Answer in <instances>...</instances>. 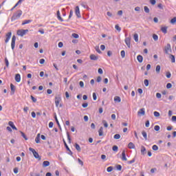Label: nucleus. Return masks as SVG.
Here are the masks:
<instances>
[{"instance_id":"nucleus-1","label":"nucleus","mask_w":176,"mask_h":176,"mask_svg":"<svg viewBox=\"0 0 176 176\" xmlns=\"http://www.w3.org/2000/svg\"><path fill=\"white\" fill-rule=\"evenodd\" d=\"M22 13L23 12L21 10H17L16 12L14 13V15H12L11 18V21L13 22L16 20L19 19L22 15Z\"/></svg>"},{"instance_id":"nucleus-2","label":"nucleus","mask_w":176,"mask_h":176,"mask_svg":"<svg viewBox=\"0 0 176 176\" xmlns=\"http://www.w3.org/2000/svg\"><path fill=\"white\" fill-rule=\"evenodd\" d=\"M29 151H30V152H32L34 158H36V159H39V160H41V156H39L38 153L36 152L34 148H32V147H30V148H29Z\"/></svg>"},{"instance_id":"nucleus-3","label":"nucleus","mask_w":176,"mask_h":176,"mask_svg":"<svg viewBox=\"0 0 176 176\" xmlns=\"http://www.w3.org/2000/svg\"><path fill=\"white\" fill-rule=\"evenodd\" d=\"M26 32H28V30H20L16 32V34L23 37L25 35Z\"/></svg>"},{"instance_id":"nucleus-4","label":"nucleus","mask_w":176,"mask_h":176,"mask_svg":"<svg viewBox=\"0 0 176 176\" xmlns=\"http://www.w3.org/2000/svg\"><path fill=\"white\" fill-rule=\"evenodd\" d=\"M168 52H172L170 44L168 43L167 45L164 47V52L166 54H168Z\"/></svg>"},{"instance_id":"nucleus-5","label":"nucleus","mask_w":176,"mask_h":176,"mask_svg":"<svg viewBox=\"0 0 176 176\" xmlns=\"http://www.w3.org/2000/svg\"><path fill=\"white\" fill-rule=\"evenodd\" d=\"M61 101V97L60 96H55V105L56 107H58L60 104V102Z\"/></svg>"},{"instance_id":"nucleus-6","label":"nucleus","mask_w":176,"mask_h":176,"mask_svg":"<svg viewBox=\"0 0 176 176\" xmlns=\"http://www.w3.org/2000/svg\"><path fill=\"white\" fill-rule=\"evenodd\" d=\"M75 14H76L77 17L81 18L80 10H79V7L78 6H76L75 8Z\"/></svg>"},{"instance_id":"nucleus-7","label":"nucleus","mask_w":176,"mask_h":176,"mask_svg":"<svg viewBox=\"0 0 176 176\" xmlns=\"http://www.w3.org/2000/svg\"><path fill=\"white\" fill-rule=\"evenodd\" d=\"M15 41H16V36H12V42H11V47L12 50H14L15 47Z\"/></svg>"},{"instance_id":"nucleus-8","label":"nucleus","mask_w":176,"mask_h":176,"mask_svg":"<svg viewBox=\"0 0 176 176\" xmlns=\"http://www.w3.org/2000/svg\"><path fill=\"white\" fill-rule=\"evenodd\" d=\"M11 36H12L11 32H8L7 33V34H6V40H5L6 43H8L10 41Z\"/></svg>"},{"instance_id":"nucleus-9","label":"nucleus","mask_w":176,"mask_h":176,"mask_svg":"<svg viewBox=\"0 0 176 176\" xmlns=\"http://www.w3.org/2000/svg\"><path fill=\"white\" fill-rule=\"evenodd\" d=\"M124 41L126 46H128L129 48H131V37H126Z\"/></svg>"},{"instance_id":"nucleus-10","label":"nucleus","mask_w":176,"mask_h":176,"mask_svg":"<svg viewBox=\"0 0 176 176\" xmlns=\"http://www.w3.org/2000/svg\"><path fill=\"white\" fill-rule=\"evenodd\" d=\"M140 153H141V155H143L146 154V150L144 146H141Z\"/></svg>"},{"instance_id":"nucleus-11","label":"nucleus","mask_w":176,"mask_h":176,"mask_svg":"<svg viewBox=\"0 0 176 176\" xmlns=\"http://www.w3.org/2000/svg\"><path fill=\"white\" fill-rule=\"evenodd\" d=\"M91 60H98L99 58L98 56H96L95 54H91L89 56Z\"/></svg>"},{"instance_id":"nucleus-12","label":"nucleus","mask_w":176,"mask_h":176,"mask_svg":"<svg viewBox=\"0 0 176 176\" xmlns=\"http://www.w3.org/2000/svg\"><path fill=\"white\" fill-rule=\"evenodd\" d=\"M10 87L11 89V95H14L16 89L15 86L14 84L11 83V85H10Z\"/></svg>"},{"instance_id":"nucleus-13","label":"nucleus","mask_w":176,"mask_h":176,"mask_svg":"<svg viewBox=\"0 0 176 176\" xmlns=\"http://www.w3.org/2000/svg\"><path fill=\"white\" fill-rule=\"evenodd\" d=\"M138 115H141V116H144L145 115V109L142 108V109H140L139 110V111H138Z\"/></svg>"},{"instance_id":"nucleus-14","label":"nucleus","mask_w":176,"mask_h":176,"mask_svg":"<svg viewBox=\"0 0 176 176\" xmlns=\"http://www.w3.org/2000/svg\"><path fill=\"white\" fill-rule=\"evenodd\" d=\"M15 80L16 82H21V75L20 74H16L15 75Z\"/></svg>"},{"instance_id":"nucleus-15","label":"nucleus","mask_w":176,"mask_h":176,"mask_svg":"<svg viewBox=\"0 0 176 176\" xmlns=\"http://www.w3.org/2000/svg\"><path fill=\"white\" fill-rule=\"evenodd\" d=\"M122 160L127 161V158L126 157V154H125V150L122 151Z\"/></svg>"},{"instance_id":"nucleus-16","label":"nucleus","mask_w":176,"mask_h":176,"mask_svg":"<svg viewBox=\"0 0 176 176\" xmlns=\"http://www.w3.org/2000/svg\"><path fill=\"white\" fill-rule=\"evenodd\" d=\"M8 124H9V126H11V128L12 129H14L15 131H17V128L15 126V125L14 124V122H8Z\"/></svg>"},{"instance_id":"nucleus-17","label":"nucleus","mask_w":176,"mask_h":176,"mask_svg":"<svg viewBox=\"0 0 176 176\" xmlns=\"http://www.w3.org/2000/svg\"><path fill=\"white\" fill-rule=\"evenodd\" d=\"M128 148L129 149H135V146L133 142H129L128 144Z\"/></svg>"},{"instance_id":"nucleus-18","label":"nucleus","mask_w":176,"mask_h":176,"mask_svg":"<svg viewBox=\"0 0 176 176\" xmlns=\"http://www.w3.org/2000/svg\"><path fill=\"white\" fill-rule=\"evenodd\" d=\"M50 163L48 161H45L43 162V167H44V168L48 167V166H50Z\"/></svg>"},{"instance_id":"nucleus-19","label":"nucleus","mask_w":176,"mask_h":176,"mask_svg":"<svg viewBox=\"0 0 176 176\" xmlns=\"http://www.w3.org/2000/svg\"><path fill=\"white\" fill-rule=\"evenodd\" d=\"M141 133L142 134L144 140H148V134L146 133V132L145 131H142Z\"/></svg>"},{"instance_id":"nucleus-20","label":"nucleus","mask_w":176,"mask_h":176,"mask_svg":"<svg viewBox=\"0 0 176 176\" xmlns=\"http://www.w3.org/2000/svg\"><path fill=\"white\" fill-rule=\"evenodd\" d=\"M137 60L139 61L140 63H142L143 61V57L141 55L137 56Z\"/></svg>"},{"instance_id":"nucleus-21","label":"nucleus","mask_w":176,"mask_h":176,"mask_svg":"<svg viewBox=\"0 0 176 176\" xmlns=\"http://www.w3.org/2000/svg\"><path fill=\"white\" fill-rule=\"evenodd\" d=\"M54 119H55L56 123H57V125H58L59 129L61 130V126H60V122H58L56 115L54 116Z\"/></svg>"},{"instance_id":"nucleus-22","label":"nucleus","mask_w":176,"mask_h":176,"mask_svg":"<svg viewBox=\"0 0 176 176\" xmlns=\"http://www.w3.org/2000/svg\"><path fill=\"white\" fill-rule=\"evenodd\" d=\"M98 135H100V137L103 135V127L101 126L100 128V130H98Z\"/></svg>"},{"instance_id":"nucleus-23","label":"nucleus","mask_w":176,"mask_h":176,"mask_svg":"<svg viewBox=\"0 0 176 176\" xmlns=\"http://www.w3.org/2000/svg\"><path fill=\"white\" fill-rule=\"evenodd\" d=\"M34 141H36V144H39V142H40V133L37 134V136H36V139H34Z\"/></svg>"},{"instance_id":"nucleus-24","label":"nucleus","mask_w":176,"mask_h":176,"mask_svg":"<svg viewBox=\"0 0 176 176\" xmlns=\"http://www.w3.org/2000/svg\"><path fill=\"white\" fill-rule=\"evenodd\" d=\"M167 29H168L167 27H162L161 31L164 34H167Z\"/></svg>"},{"instance_id":"nucleus-25","label":"nucleus","mask_w":176,"mask_h":176,"mask_svg":"<svg viewBox=\"0 0 176 176\" xmlns=\"http://www.w3.org/2000/svg\"><path fill=\"white\" fill-rule=\"evenodd\" d=\"M169 58H170L172 63H175V56H173V54H170L169 56Z\"/></svg>"},{"instance_id":"nucleus-26","label":"nucleus","mask_w":176,"mask_h":176,"mask_svg":"<svg viewBox=\"0 0 176 176\" xmlns=\"http://www.w3.org/2000/svg\"><path fill=\"white\" fill-rule=\"evenodd\" d=\"M114 101H115L116 102L120 103V102H121L120 97V96H115V98H114Z\"/></svg>"},{"instance_id":"nucleus-27","label":"nucleus","mask_w":176,"mask_h":176,"mask_svg":"<svg viewBox=\"0 0 176 176\" xmlns=\"http://www.w3.org/2000/svg\"><path fill=\"white\" fill-rule=\"evenodd\" d=\"M75 148H76L77 151H78V152L81 151V147L77 143H76V144H75Z\"/></svg>"},{"instance_id":"nucleus-28","label":"nucleus","mask_w":176,"mask_h":176,"mask_svg":"<svg viewBox=\"0 0 176 176\" xmlns=\"http://www.w3.org/2000/svg\"><path fill=\"white\" fill-rule=\"evenodd\" d=\"M160 69H161L160 65H157V67H155V72H157V74H160Z\"/></svg>"},{"instance_id":"nucleus-29","label":"nucleus","mask_w":176,"mask_h":176,"mask_svg":"<svg viewBox=\"0 0 176 176\" xmlns=\"http://www.w3.org/2000/svg\"><path fill=\"white\" fill-rule=\"evenodd\" d=\"M32 22V20H25V21H23L22 23V25H25L26 24H28V23H31Z\"/></svg>"},{"instance_id":"nucleus-30","label":"nucleus","mask_w":176,"mask_h":176,"mask_svg":"<svg viewBox=\"0 0 176 176\" xmlns=\"http://www.w3.org/2000/svg\"><path fill=\"white\" fill-rule=\"evenodd\" d=\"M20 133H21V136L23 137V139L25 140V141L28 140V137L25 135V134L24 133H23L22 131H20Z\"/></svg>"},{"instance_id":"nucleus-31","label":"nucleus","mask_w":176,"mask_h":176,"mask_svg":"<svg viewBox=\"0 0 176 176\" xmlns=\"http://www.w3.org/2000/svg\"><path fill=\"white\" fill-rule=\"evenodd\" d=\"M144 10L146 13H149L150 12V10H149L148 7H147V6L144 7Z\"/></svg>"},{"instance_id":"nucleus-32","label":"nucleus","mask_w":176,"mask_h":176,"mask_svg":"<svg viewBox=\"0 0 176 176\" xmlns=\"http://www.w3.org/2000/svg\"><path fill=\"white\" fill-rule=\"evenodd\" d=\"M133 39L135 41V42H138V34H135V35H133Z\"/></svg>"},{"instance_id":"nucleus-33","label":"nucleus","mask_w":176,"mask_h":176,"mask_svg":"<svg viewBox=\"0 0 176 176\" xmlns=\"http://www.w3.org/2000/svg\"><path fill=\"white\" fill-rule=\"evenodd\" d=\"M112 150H113V151H114V152H118V147L116 145L113 146Z\"/></svg>"},{"instance_id":"nucleus-34","label":"nucleus","mask_w":176,"mask_h":176,"mask_svg":"<svg viewBox=\"0 0 176 176\" xmlns=\"http://www.w3.org/2000/svg\"><path fill=\"white\" fill-rule=\"evenodd\" d=\"M144 86L148 87V85H149V81H148V79H145V80H144Z\"/></svg>"},{"instance_id":"nucleus-35","label":"nucleus","mask_w":176,"mask_h":176,"mask_svg":"<svg viewBox=\"0 0 176 176\" xmlns=\"http://www.w3.org/2000/svg\"><path fill=\"white\" fill-rule=\"evenodd\" d=\"M72 36L73 38H76V39L79 38L78 34H76V33H73V34H72Z\"/></svg>"},{"instance_id":"nucleus-36","label":"nucleus","mask_w":176,"mask_h":176,"mask_svg":"<svg viewBox=\"0 0 176 176\" xmlns=\"http://www.w3.org/2000/svg\"><path fill=\"white\" fill-rule=\"evenodd\" d=\"M23 1H24V0H19V1L16 2V3L15 4L14 8H16V7H17L18 6L21 5V3L23 2Z\"/></svg>"},{"instance_id":"nucleus-37","label":"nucleus","mask_w":176,"mask_h":176,"mask_svg":"<svg viewBox=\"0 0 176 176\" xmlns=\"http://www.w3.org/2000/svg\"><path fill=\"white\" fill-rule=\"evenodd\" d=\"M64 145H65L66 150H67V151H70V148L68 147L67 142L65 140H64Z\"/></svg>"},{"instance_id":"nucleus-38","label":"nucleus","mask_w":176,"mask_h":176,"mask_svg":"<svg viewBox=\"0 0 176 176\" xmlns=\"http://www.w3.org/2000/svg\"><path fill=\"white\" fill-rule=\"evenodd\" d=\"M175 23H176V16H175L170 20V23H172L173 25H174Z\"/></svg>"},{"instance_id":"nucleus-39","label":"nucleus","mask_w":176,"mask_h":176,"mask_svg":"<svg viewBox=\"0 0 176 176\" xmlns=\"http://www.w3.org/2000/svg\"><path fill=\"white\" fill-rule=\"evenodd\" d=\"M102 123L104 124V126L105 128H107L108 127V124L107 122V121L105 120H104L103 121H102Z\"/></svg>"},{"instance_id":"nucleus-40","label":"nucleus","mask_w":176,"mask_h":176,"mask_svg":"<svg viewBox=\"0 0 176 176\" xmlns=\"http://www.w3.org/2000/svg\"><path fill=\"white\" fill-rule=\"evenodd\" d=\"M95 50L100 54L102 53L98 46L95 47Z\"/></svg>"},{"instance_id":"nucleus-41","label":"nucleus","mask_w":176,"mask_h":176,"mask_svg":"<svg viewBox=\"0 0 176 176\" xmlns=\"http://www.w3.org/2000/svg\"><path fill=\"white\" fill-rule=\"evenodd\" d=\"M5 63H6V67H8L10 65V63L8 62V60L7 58H5Z\"/></svg>"},{"instance_id":"nucleus-42","label":"nucleus","mask_w":176,"mask_h":176,"mask_svg":"<svg viewBox=\"0 0 176 176\" xmlns=\"http://www.w3.org/2000/svg\"><path fill=\"white\" fill-rule=\"evenodd\" d=\"M113 138L115 140H119L120 138V134H116L114 136H113Z\"/></svg>"},{"instance_id":"nucleus-43","label":"nucleus","mask_w":176,"mask_h":176,"mask_svg":"<svg viewBox=\"0 0 176 176\" xmlns=\"http://www.w3.org/2000/svg\"><path fill=\"white\" fill-rule=\"evenodd\" d=\"M113 166H110V167H108V168H107V171L108 173H111V171H113Z\"/></svg>"},{"instance_id":"nucleus-44","label":"nucleus","mask_w":176,"mask_h":176,"mask_svg":"<svg viewBox=\"0 0 176 176\" xmlns=\"http://www.w3.org/2000/svg\"><path fill=\"white\" fill-rule=\"evenodd\" d=\"M153 114L155 118H158L160 116V113L157 111H154Z\"/></svg>"},{"instance_id":"nucleus-45","label":"nucleus","mask_w":176,"mask_h":176,"mask_svg":"<svg viewBox=\"0 0 176 176\" xmlns=\"http://www.w3.org/2000/svg\"><path fill=\"white\" fill-rule=\"evenodd\" d=\"M166 87H167L168 89H170L171 87H173V84L168 82L167 85H166Z\"/></svg>"},{"instance_id":"nucleus-46","label":"nucleus","mask_w":176,"mask_h":176,"mask_svg":"<svg viewBox=\"0 0 176 176\" xmlns=\"http://www.w3.org/2000/svg\"><path fill=\"white\" fill-rule=\"evenodd\" d=\"M153 38L154 41H157V39H159V36L155 34H154L153 35Z\"/></svg>"},{"instance_id":"nucleus-47","label":"nucleus","mask_w":176,"mask_h":176,"mask_svg":"<svg viewBox=\"0 0 176 176\" xmlns=\"http://www.w3.org/2000/svg\"><path fill=\"white\" fill-rule=\"evenodd\" d=\"M166 77H167L168 78H170L171 73L170 72H168L167 73H166Z\"/></svg>"},{"instance_id":"nucleus-48","label":"nucleus","mask_w":176,"mask_h":176,"mask_svg":"<svg viewBox=\"0 0 176 176\" xmlns=\"http://www.w3.org/2000/svg\"><path fill=\"white\" fill-rule=\"evenodd\" d=\"M154 129H155V131H159L160 129V127L159 125H155V126H154Z\"/></svg>"},{"instance_id":"nucleus-49","label":"nucleus","mask_w":176,"mask_h":176,"mask_svg":"<svg viewBox=\"0 0 176 176\" xmlns=\"http://www.w3.org/2000/svg\"><path fill=\"white\" fill-rule=\"evenodd\" d=\"M158 149H159V147H157V146L156 144H154V145L153 146V151H157Z\"/></svg>"},{"instance_id":"nucleus-50","label":"nucleus","mask_w":176,"mask_h":176,"mask_svg":"<svg viewBox=\"0 0 176 176\" xmlns=\"http://www.w3.org/2000/svg\"><path fill=\"white\" fill-rule=\"evenodd\" d=\"M115 29L117 30L118 32L121 31V28L118 25H115Z\"/></svg>"},{"instance_id":"nucleus-51","label":"nucleus","mask_w":176,"mask_h":176,"mask_svg":"<svg viewBox=\"0 0 176 176\" xmlns=\"http://www.w3.org/2000/svg\"><path fill=\"white\" fill-rule=\"evenodd\" d=\"M80 6H82L85 9L89 8V6L87 4H85V3H82V4H80Z\"/></svg>"},{"instance_id":"nucleus-52","label":"nucleus","mask_w":176,"mask_h":176,"mask_svg":"<svg viewBox=\"0 0 176 176\" xmlns=\"http://www.w3.org/2000/svg\"><path fill=\"white\" fill-rule=\"evenodd\" d=\"M72 14H74V11L72 10H70L69 15V19H70L72 18Z\"/></svg>"},{"instance_id":"nucleus-53","label":"nucleus","mask_w":176,"mask_h":176,"mask_svg":"<svg viewBox=\"0 0 176 176\" xmlns=\"http://www.w3.org/2000/svg\"><path fill=\"white\" fill-rule=\"evenodd\" d=\"M77 161H78L80 166H83V162L80 159H77Z\"/></svg>"},{"instance_id":"nucleus-54","label":"nucleus","mask_w":176,"mask_h":176,"mask_svg":"<svg viewBox=\"0 0 176 176\" xmlns=\"http://www.w3.org/2000/svg\"><path fill=\"white\" fill-rule=\"evenodd\" d=\"M98 74H100V75H102V74H103V70H102V69L98 68Z\"/></svg>"},{"instance_id":"nucleus-55","label":"nucleus","mask_w":176,"mask_h":176,"mask_svg":"<svg viewBox=\"0 0 176 176\" xmlns=\"http://www.w3.org/2000/svg\"><path fill=\"white\" fill-rule=\"evenodd\" d=\"M121 56H122V58H124L125 57V52H124V50H122L121 51Z\"/></svg>"},{"instance_id":"nucleus-56","label":"nucleus","mask_w":176,"mask_h":176,"mask_svg":"<svg viewBox=\"0 0 176 176\" xmlns=\"http://www.w3.org/2000/svg\"><path fill=\"white\" fill-rule=\"evenodd\" d=\"M135 162V159L133 158L132 160H130L129 162H128V164H134Z\"/></svg>"},{"instance_id":"nucleus-57","label":"nucleus","mask_w":176,"mask_h":176,"mask_svg":"<svg viewBox=\"0 0 176 176\" xmlns=\"http://www.w3.org/2000/svg\"><path fill=\"white\" fill-rule=\"evenodd\" d=\"M93 100L96 101L97 100V96L96 93H93Z\"/></svg>"},{"instance_id":"nucleus-58","label":"nucleus","mask_w":176,"mask_h":176,"mask_svg":"<svg viewBox=\"0 0 176 176\" xmlns=\"http://www.w3.org/2000/svg\"><path fill=\"white\" fill-rule=\"evenodd\" d=\"M83 119H84V121L88 122V120H89L88 116H84Z\"/></svg>"},{"instance_id":"nucleus-59","label":"nucleus","mask_w":176,"mask_h":176,"mask_svg":"<svg viewBox=\"0 0 176 176\" xmlns=\"http://www.w3.org/2000/svg\"><path fill=\"white\" fill-rule=\"evenodd\" d=\"M150 3L153 6H154L156 3V1L155 0H150Z\"/></svg>"},{"instance_id":"nucleus-60","label":"nucleus","mask_w":176,"mask_h":176,"mask_svg":"<svg viewBox=\"0 0 176 176\" xmlns=\"http://www.w3.org/2000/svg\"><path fill=\"white\" fill-rule=\"evenodd\" d=\"M155 96L157 97V98H162V95L160 93H157L155 94Z\"/></svg>"},{"instance_id":"nucleus-61","label":"nucleus","mask_w":176,"mask_h":176,"mask_svg":"<svg viewBox=\"0 0 176 176\" xmlns=\"http://www.w3.org/2000/svg\"><path fill=\"white\" fill-rule=\"evenodd\" d=\"M30 98H32V100L33 101L34 103L36 102V99L34 96H30Z\"/></svg>"},{"instance_id":"nucleus-62","label":"nucleus","mask_w":176,"mask_h":176,"mask_svg":"<svg viewBox=\"0 0 176 176\" xmlns=\"http://www.w3.org/2000/svg\"><path fill=\"white\" fill-rule=\"evenodd\" d=\"M48 126H50V128H53L54 122H50V124H48Z\"/></svg>"},{"instance_id":"nucleus-63","label":"nucleus","mask_w":176,"mask_h":176,"mask_svg":"<svg viewBox=\"0 0 176 176\" xmlns=\"http://www.w3.org/2000/svg\"><path fill=\"white\" fill-rule=\"evenodd\" d=\"M157 8L161 9V10H163V4L162 3H160L157 5Z\"/></svg>"},{"instance_id":"nucleus-64","label":"nucleus","mask_w":176,"mask_h":176,"mask_svg":"<svg viewBox=\"0 0 176 176\" xmlns=\"http://www.w3.org/2000/svg\"><path fill=\"white\" fill-rule=\"evenodd\" d=\"M117 170H118L119 171H120V170H122V166H121V165L117 166Z\"/></svg>"}]
</instances>
